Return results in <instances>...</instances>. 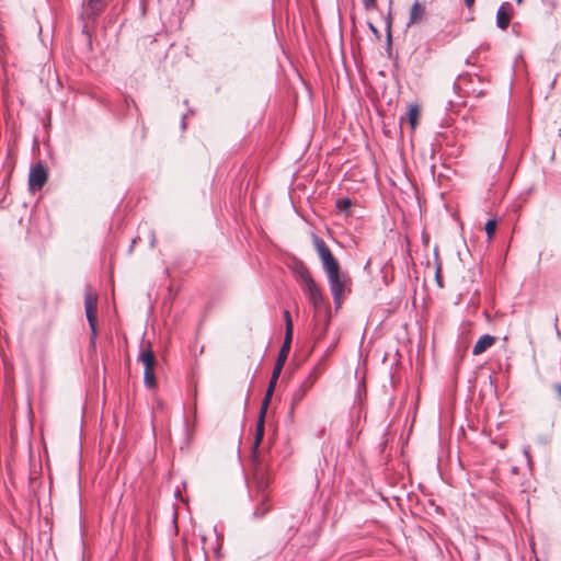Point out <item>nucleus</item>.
Listing matches in <instances>:
<instances>
[{
    "label": "nucleus",
    "mask_w": 561,
    "mask_h": 561,
    "mask_svg": "<svg viewBox=\"0 0 561 561\" xmlns=\"http://www.w3.org/2000/svg\"><path fill=\"white\" fill-rule=\"evenodd\" d=\"M271 481L272 478L265 468L253 471L252 481L248 483L249 500L252 503L251 520H262L272 511L268 493Z\"/></svg>",
    "instance_id": "nucleus-1"
},
{
    "label": "nucleus",
    "mask_w": 561,
    "mask_h": 561,
    "mask_svg": "<svg viewBox=\"0 0 561 561\" xmlns=\"http://www.w3.org/2000/svg\"><path fill=\"white\" fill-rule=\"evenodd\" d=\"M297 279L300 282L302 290L309 302L316 310L324 307V299L321 289L312 277L309 268L302 261H298L294 268Z\"/></svg>",
    "instance_id": "nucleus-2"
},
{
    "label": "nucleus",
    "mask_w": 561,
    "mask_h": 561,
    "mask_svg": "<svg viewBox=\"0 0 561 561\" xmlns=\"http://www.w3.org/2000/svg\"><path fill=\"white\" fill-rule=\"evenodd\" d=\"M312 244L320 259L324 273L340 267L337 259L333 255L327 243L318 234H311Z\"/></svg>",
    "instance_id": "nucleus-3"
},
{
    "label": "nucleus",
    "mask_w": 561,
    "mask_h": 561,
    "mask_svg": "<svg viewBox=\"0 0 561 561\" xmlns=\"http://www.w3.org/2000/svg\"><path fill=\"white\" fill-rule=\"evenodd\" d=\"M325 275L328 277V283L330 286V291L332 295L335 310H339L342 305V297L345 287L344 280L341 275V266L332 271L325 272Z\"/></svg>",
    "instance_id": "nucleus-4"
},
{
    "label": "nucleus",
    "mask_w": 561,
    "mask_h": 561,
    "mask_svg": "<svg viewBox=\"0 0 561 561\" xmlns=\"http://www.w3.org/2000/svg\"><path fill=\"white\" fill-rule=\"evenodd\" d=\"M317 377L316 370H311L298 388L294 390L290 399V412L304 400L308 391L313 387Z\"/></svg>",
    "instance_id": "nucleus-5"
},
{
    "label": "nucleus",
    "mask_w": 561,
    "mask_h": 561,
    "mask_svg": "<svg viewBox=\"0 0 561 561\" xmlns=\"http://www.w3.org/2000/svg\"><path fill=\"white\" fill-rule=\"evenodd\" d=\"M48 173L44 162L38 161L30 169L28 186L32 191L41 190L47 182Z\"/></svg>",
    "instance_id": "nucleus-6"
},
{
    "label": "nucleus",
    "mask_w": 561,
    "mask_h": 561,
    "mask_svg": "<svg viewBox=\"0 0 561 561\" xmlns=\"http://www.w3.org/2000/svg\"><path fill=\"white\" fill-rule=\"evenodd\" d=\"M265 416L257 415L254 440L252 444V462H253V471L257 468H263L259 458V448L263 440L265 433Z\"/></svg>",
    "instance_id": "nucleus-7"
},
{
    "label": "nucleus",
    "mask_w": 561,
    "mask_h": 561,
    "mask_svg": "<svg viewBox=\"0 0 561 561\" xmlns=\"http://www.w3.org/2000/svg\"><path fill=\"white\" fill-rule=\"evenodd\" d=\"M106 7V0H83L81 18L98 19Z\"/></svg>",
    "instance_id": "nucleus-8"
},
{
    "label": "nucleus",
    "mask_w": 561,
    "mask_h": 561,
    "mask_svg": "<svg viewBox=\"0 0 561 561\" xmlns=\"http://www.w3.org/2000/svg\"><path fill=\"white\" fill-rule=\"evenodd\" d=\"M474 81H480V78L478 76H459L458 81L454 83V89H463L467 94L480 98L484 94V91L482 89H476L473 87Z\"/></svg>",
    "instance_id": "nucleus-9"
},
{
    "label": "nucleus",
    "mask_w": 561,
    "mask_h": 561,
    "mask_svg": "<svg viewBox=\"0 0 561 561\" xmlns=\"http://www.w3.org/2000/svg\"><path fill=\"white\" fill-rule=\"evenodd\" d=\"M427 12L424 3L415 0L409 10V20L407 22V28L422 23L426 19Z\"/></svg>",
    "instance_id": "nucleus-10"
},
{
    "label": "nucleus",
    "mask_w": 561,
    "mask_h": 561,
    "mask_svg": "<svg viewBox=\"0 0 561 561\" xmlns=\"http://www.w3.org/2000/svg\"><path fill=\"white\" fill-rule=\"evenodd\" d=\"M84 310L89 327L98 324V296L90 293L84 295Z\"/></svg>",
    "instance_id": "nucleus-11"
},
{
    "label": "nucleus",
    "mask_w": 561,
    "mask_h": 561,
    "mask_svg": "<svg viewBox=\"0 0 561 561\" xmlns=\"http://www.w3.org/2000/svg\"><path fill=\"white\" fill-rule=\"evenodd\" d=\"M513 11V5L507 1L503 2L499 7L496 11L495 24L500 30L505 31L508 27Z\"/></svg>",
    "instance_id": "nucleus-12"
},
{
    "label": "nucleus",
    "mask_w": 561,
    "mask_h": 561,
    "mask_svg": "<svg viewBox=\"0 0 561 561\" xmlns=\"http://www.w3.org/2000/svg\"><path fill=\"white\" fill-rule=\"evenodd\" d=\"M291 342L283 341L271 377L278 379L290 352Z\"/></svg>",
    "instance_id": "nucleus-13"
},
{
    "label": "nucleus",
    "mask_w": 561,
    "mask_h": 561,
    "mask_svg": "<svg viewBox=\"0 0 561 561\" xmlns=\"http://www.w3.org/2000/svg\"><path fill=\"white\" fill-rule=\"evenodd\" d=\"M385 31H386V51L388 57L392 54V15H391V1L389 2V10L385 16Z\"/></svg>",
    "instance_id": "nucleus-14"
},
{
    "label": "nucleus",
    "mask_w": 561,
    "mask_h": 561,
    "mask_svg": "<svg viewBox=\"0 0 561 561\" xmlns=\"http://www.w3.org/2000/svg\"><path fill=\"white\" fill-rule=\"evenodd\" d=\"M496 339L495 336L491 334H483L479 337V340L476 342L472 348L473 355H480L484 353L489 347H491L495 343Z\"/></svg>",
    "instance_id": "nucleus-15"
},
{
    "label": "nucleus",
    "mask_w": 561,
    "mask_h": 561,
    "mask_svg": "<svg viewBox=\"0 0 561 561\" xmlns=\"http://www.w3.org/2000/svg\"><path fill=\"white\" fill-rule=\"evenodd\" d=\"M138 360L144 364L145 370L153 369V367L157 365L154 353L150 346L140 352Z\"/></svg>",
    "instance_id": "nucleus-16"
},
{
    "label": "nucleus",
    "mask_w": 561,
    "mask_h": 561,
    "mask_svg": "<svg viewBox=\"0 0 561 561\" xmlns=\"http://www.w3.org/2000/svg\"><path fill=\"white\" fill-rule=\"evenodd\" d=\"M421 110L417 104H410L405 117L411 126V129L414 130L420 118Z\"/></svg>",
    "instance_id": "nucleus-17"
},
{
    "label": "nucleus",
    "mask_w": 561,
    "mask_h": 561,
    "mask_svg": "<svg viewBox=\"0 0 561 561\" xmlns=\"http://www.w3.org/2000/svg\"><path fill=\"white\" fill-rule=\"evenodd\" d=\"M353 205L354 202L348 196H343L335 199V208L345 215H350Z\"/></svg>",
    "instance_id": "nucleus-18"
},
{
    "label": "nucleus",
    "mask_w": 561,
    "mask_h": 561,
    "mask_svg": "<svg viewBox=\"0 0 561 561\" xmlns=\"http://www.w3.org/2000/svg\"><path fill=\"white\" fill-rule=\"evenodd\" d=\"M283 318L285 321V337L284 341L291 342L293 341V331L294 324L290 312L288 310H284Z\"/></svg>",
    "instance_id": "nucleus-19"
},
{
    "label": "nucleus",
    "mask_w": 561,
    "mask_h": 561,
    "mask_svg": "<svg viewBox=\"0 0 561 561\" xmlns=\"http://www.w3.org/2000/svg\"><path fill=\"white\" fill-rule=\"evenodd\" d=\"M79 19L83 22L81 33H82V35H84L87 37V44H88L89 48L91 49L92 48V34H91V31H90L89 23L90 22L94 23L96 21V19L91 20V19L85 18L83 20L81 18V13L79 14Z\"/></svg>",
    "instance_id": "nucleus-20"
},
{
    "label": "nucleus",
    "mask_w": 561,
    "mask_h": 561,
    "mask_svg": "<svg viewBox=\"0 0 561 561\" xmlns=\"http://www.w3.org/2000/svg\"><path fill=\"white\" fill-rule=\"evenodd\" d=\"M497 227V219L496 218H490L484 225V230L486 233L488 240H492Z\"/></svg>",
    "instance_id": "nucleus-21"
},
{
    "label": "nucleus",
    "mask_w": 561,
    "mask_h": 561,
    "mask_svg": "<svg viewBox=\"0 0 561 561\" xmlns=\"http://www.w3.org/2000/svg\"><path fill=\"white\" fill-rule=\"evenodd\" d=\"M144 382H145V386L148 388V389H153L156 388L157 386V379H156V376L152 371V369H148V370H145L144 371Z\"/></svg>",
    "instance_id": "nucleus-22"
},
{
    "label": "nucleus",
    "mask_w": 561,
    "mask_h": 561,
    "mask_svg": "<svg viewBox=\"0 0 561 561\" xmlns=\"http://www.w3.org/2000/svg\"><path fill=\"white\" fill-rule=\"evenodd\" d=\"M271 400H272V397L264 394V398L262 400L261 408L259 411V415L266 417V413H267V409L271 403Z\"/></svg>",
    "instance_id": "nucleus-23"
},
{
    "label": "nucleus",
    "mask_w": 561,
    "mask_h": 561,
    "mask_svg": "<svg viewBox=\"0 0 561 561\" xmlns=\"http://www.w3.org/2000/svg\"><path fill=\"white\" fill-rule=\"evenodd\" d=\"M435 262H436V268H435V280L438 285V287H443V279L440 276V263L438 262L437 252L435 251Z\"/></svg>",
    "instance_id": "nucleus-24"
},
{
    "label": "nucleus",
    "mask_w": 561,
    "mask_h": 561,
    "mask_svg": "<svg viewBox=\"0 0 561 561\" xmlns=\"http://www.w3.org/2000/svg\"><path fill=\"white\" fill-rule=\"evenodd\" d=\"M91 334H90V346L95 347L96 339H98V324H93V327H89Z\"/></svg>",
    "instance_id": "nucleus-25"
},
{
    "label": "nucleus",
    "mask_w": 561,
    "mask_h": 561,
    "mask_svg": "<svg viewBox=\"0 0 561 561\" xmlns=\"http://www.w3.org/2000/svg\"><path fill=\"white\" fill-rule=\"evenodd\" d=\"M277 381H278V379H275L273 377L270 378V381H268V385H267V388L265 391L266 396L273 397Z\"/></svg>",
    "instance_id": "nucleus-26"
},
{
    "label": "nucleus",
    "mask_w": 561,
    "mask_h": 561,
    "mask_svg": "<svg viewBox=\"0 0 561 561\" xmlns=\"http://www.w3.org/2000/svg\"><path fill=\"white\" fill-rule=\"evenodd\" d=\"M330 322H331V311H330V307L327 306L325 307V317H324V324H323V330L321 332V335H324L329 325H330Z\"/></svg>",
    "instance_id": "nucleus-27"
},
{
    "label": "nucleus",
    "mask_w": 561,
    "mask_h": 561,
    "mask_svg": "<svg viewBox=\"0 0 561 561\" xmlns=\"http://www.w3.org/2000/svg\"><path fill=\"white\" fill-rule=\"evenodd\" d=\"M363 4L366 11H373L377 8L376 0H363Z\"/></svg>",
    "instance_id": "nucleus-28"
},
{
    "label": "nucleus",
    "mask_w": 561,
    "mask_h": 561,
    "mask_svg": "<svg viewBox=\"0 0 561 561\" xmlns=\"http://www.w3.org/2000/svg\"><path fill=\"white\" fill-rule=\"evenodd\" d=\"M367 26L369 31L376 36V38L380 39L381 34L379 30L371 22H367Z\"/></svg>",
    "instance_id": "nucleus-29"
},
{
    "label": "nucleus",
    "mask_w": 561,
    "mask_h": 561,
    "mask_svg": "<svg viewBox=\"0 0 561 561\" xmlns=\"http://www.w3.org/2000/svg\"><path fill=\"white\" fill-rule=\"evenodd\" d=\"M455 105H456V104H455L453 101H448V102H447V104H446L445 110H446L447 112H453V111H454Z\"/></svg>",
    "instance_id": "nucleus-30"
},
{
    "label": "nucleus",
    "mask_w": 561,
    "mask_h": 561,
    "mask_svg": "<svg viewBox=\"0 0 561 561\" xmlns=\"http://www.w3.org/2000/svg\"><path fill=\"white\" fill-rule=\"evenodd\" d=\"M156 245V236L153 231H150V247L154 248Z\"/></svg>",
    "instance_id": "nucleus-31"
},
{
    "label": "nucleus",
    "mask_w": 561,
    "mask_h": 561,
    "mask_svg": "<svg viewBox=\"0 0 561 561\" xmlns=\"http://www.w3.org/2000/svg\"><path fill=\"white\" fill-rule=\"evenodd\" d=\"M524 455H525V457L527 459V462L530 463V454H529V448L528 447L524 448Z\"/></svg>",
    "instance_id": "nucleus-32"
},
{
    "label": "nucleus",
    "mask_w": 561,
    "mask_h": 561,
    "mask_svg": "<svg viewBox=\"0 0 561 561\" xmlns=\"http://www.w3.org/2000/svg\"><path fill=\"white\" fill-rule=\"evenodd\" d=\"M468 9H471L474 4V0H463Z\"/></svg>",
    "instance_id": "nucleus-33"
},
{
    "label": "nucleus",
    "mask_w": 561,
    "mask_h": 561,
    "mask_svg": "<svg viewBox=\"0 0 561 561\" xmlns=\"http://www.w3.org/2000/svg\"><path fill=\"white\" fill-rule=\"evenodd\" d=\"M186 115H182V118H181V128L182 129H185L186 128Z\"/></svg>",
    "instance_id": "nucleus-34"
},
{
    "label": "nucleus",
    "mask_w": 561,
    "mask_h": 561,
    "mask_svg": "<svg viewBox=\"0 0 561 561\" xmlns=\"http://www.w3.org/2000/svg\"><path fill=\"white\" fill-rule=\"evenodd\" d=\"M554 391L558 393L559 397H561V382L554 385Z\"/></svg>",
    "instance_id": "nucleus-35"
},
{
    "label": "nucleus",
    "mask_w": 561,
    "mask_h": 561,
    "mask_svg": "<svg viewBox=\"0 0 561 561\" xmlns=\"http://www.w3.org/2000/svg\"><path fill=\"white\" fill-rule=\"evenodd\" d=\"M180 494H181L180 490H179V489H176V491H175V497H178Z\"/></svg>",
    "instance_id": "nucleus-36"
},
{
    "label": "nucleus",
    "mask_w": 561,
    "mask_h": 561,
    "mask_svg": "<svg viewBox=\"0 0 561 561\" xmlns=\"http://www.w3.org/2000/svg\"><path fill=\"white\" fill-rule=\"evenodd\" d=\"M522 1H523V0H516V2H517L518 4H520V3H522Z\"/></svg>",
    "instance_id": "nucleus-37"
}]
</instances>
